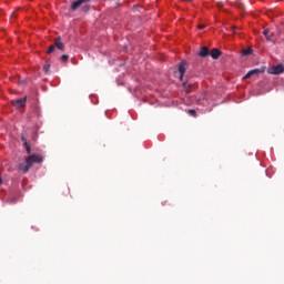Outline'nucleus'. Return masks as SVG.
I'll return each mask as SVG.
<instances>
[{"label": "nucleus", "instance_id": "obj_1", "mask_svg": "<svg viewBox=\"0 0 284 284\" xmlns=\"http://www.w3.org/2000/svg\"><path fill=\"white\" fill-rule=\"evenodd\" d=\"M42 162H43V156L32 154L26 159V164L21 163L18 165V170L23 171V174H28V172H30V168H32L33 163H42Z\"/></svg>", "mask_w": 284, "mask_h": 284}, {"label": "nucleus", "instance_id": "obj_2", "mask_svg": "<svg viewBox=\"0 0 284 284\" xmlns=\"http://www.w3.org/2000/svg\"><path fill=\"white\" fill-rule=\"evenodd\" d=\"M284 65L277 64L267 69V74H283Z\"/></svg>", "mask_w": 284, "mask_h": 284}, {"label": "nucleus", "instance_id": "obj_3", "mask_svg": "<svg viewBox=\"0 0 284 284\" xmlns=\"http://www.w3.org/2000/svg\"><path fill=\"white\" fill-rule=\"evenodd\" d=\"M91 0H75L71 3V10L74 12L83 6V3H90Z\"/></svg>", "mask_w": 284, "mask_h": 284}, {"label": "nucleus", "instance_id": "obj_4", "mask_svg": "<svg viewBox=\"0 0 284 284\" xmlns=\"http://www.w3.org/2000/svg\"><path fill=\"white\" fill-rule=\"evenodd\" d=\"M263 72H265V68L262 69H253L251 71H248L243 79H251L252 77H254V74H263Z\"/></svg>", "mask_w": 284, "mask_h": 284}, {"label": "nucleus", "instance_id": "obj_5", "mask_svg": "<svg viewBox=\"0 0 284 284\" xmlns=\"http://www.w3.org/2000/svg\"><path fill=\"white\" fill-rule=\"evenodd\" d=\"M26 101H28V98H27V97L21 98V99H18V100H12V101H11V104H12L14 108H26Z\"/></svg>", "mask_w": 284, "mask_h": 284}, {"label": "nucleus", "instance_id": "obj_6", "mask_svg": "<svg viewBox=\"0 0 284 284\" xmlns=\"http://www.w3.org/2000/svg\"><path fill=\"white\" fill-rule=\"evenodd\" d=\"M187 63L185 61L180 62L179 64V74H180V81H183V75L185 74L187 68Z\"/></svg>", "mask_w": 284, "mask_h": 284}, {"label": "nucleus", "instance_id": "obj_7", "mask_svg": "<svg viewBox=\"0 0 284 284\" xmlns=\"http://www.w3.org/2000/svg\"><path fill=\"white\" fill-rule=\"evenodd\" d=\"M54 45H55V48H58V50H61V52H63L65 50V44H63V42H61V37L55 38Z\"/></svg>", "mask_w": 284, "mask_h": 284}, {"label": "nucleus", "instance_id": "obj_8", "mask_svg": "<svg viewBox=\"0 0 284 284\" xmlns=\"http://www.w3.org/2000/svg\"><path fill=\"white\" fill-rule=\"evenodd\" d=\"M197 54L202 59H205V57H207L210 54V49H207V47H202Z\"/></svg>", "mask_w": 284, "mask_h": 284}, {"label": "nucleus", "instance_id": "obj_9", "mask_svg": "<svg viewBox=\"0 0 284 284\" xmlns=\"http://www.w3.org/2000/svg\"><path fill=\"white\" fill-rule=\"evenodd\" d=\"M209 54L212 57V59L216 60L219 57H221V54H223V52H221L219 49H212Z\"/></svg>", "mask_w": 284, "mask_h": 284}, {"label": "nucleus", "instance_id": "obj_10", "mask_svg": "<svg viewBox=\"0 0 284 284\" xmlns=\"http://www.w3.org/2000/svg\"><path fill=\"white\" fill-rule=\"evenodd\" d=\"M264 37L266 38V41H272V37H274V33L270 31V29H265L263 31Z\"/></svg>", "mask_w": 284, "mask_h": 284}, {"label": "nucleus", "instance_id": "obj_11", "mask_svg": "<svg viewBox=\"0 0 284 284\" xmlns=\"http://www.w3.org/2000/svg\"><path fill=\"white\" fill-rule=\"evenodd\" d=\"M183 88L186 94H190V88H192V83L183 82Z\"/></svg>", "mask_w": 284, "mask_h": 284}, {"label": "nucleus", "instance_id": "obj_12", "mask_svg": "<svg viewBox=\"0 0 284 284\" xmlns=\"http://www.w3.org/2000/svg\"><path fill=\"white\" fill-rule=\"evenodd\" d=\"M252 49H244V50H242V54H243V57H248V54H252Z\"/></svg>", "mask_w": 284, "mask_h": 284}, {"label": "nucleus", "instance_id": "obj_13", "mask_svg": "<svg viewBox=\"0 0 284 284\" xmlns=\"http://www.w3.org/2000/svg\"><path fill=\"white\" fill-rule=\"evenodd\" d=\"M54 50H57V47L50 45L49 49L47 50V54H52V52H54Z\"/></svg>", "mask_w": 284, "mask_h": 284}, {"label": "nucleus", "instance_id": "obj_14", "mask_svg": "<svg viewBox=\"0 0 284 284\" xmlns=\"http://www.w3.org/2000/svg\"><path fill=\"white\" fill-rule=\"evenodd\" d=\"M23 146L27 150V154H30V152H32V149L30 148V144H28V142H24Z\"/></svg>", "mask_w": 284, "mask_h": 284}, {"label": "nucleus", "instance_id": "obj_15", "mask_svg": "<svg viewBox=\"0 0 284 284\" xmlns=\"http://www.w3.org/2000/svg\"><path fill=\"white\" fill-rule=\"evenodd\" d=\"M187 113H189L191 116H196V110H194V109L189 110Z\"/></svg>", "mask_w": 284, "mask_h": 284}, {"label": "nucleus", "instance_id": "obj_16", "mask_svg": "<svg viewBox=\"0 0 284 284\" xmlns=\"http://www.w3.org/2000/svg\"><path fill=\"white\" fill-rule=\"evenodd\" d=\"M68 59H70V55H68V54L61 55V61L65 62V61H68Z\"/></svg>", "mask_w": 284, "mask_h": 284}, {"label": "nucleus", "instance_id": "obj_17", "mask_svg": "<svg viewBox=\"0 0 284 284\" xmlns=\"http://www.w3.org/2000/svg\"><path fill=\"white\" fill-rule=\"evenodd\" d=\"M44 72H50V64H44L43 67Z\"/></svg>", "mask_w": 284, "mask_h": 284}, {"label": "nucleus", "instance_id": "obj_18", "mask_svg": "<svg viewBox=\"0 0 284 284\" xmlns=\"http://www.w3.org/2000/svg\"><path fill=\"white\" fill-rule=\"evenodd\" d=\"M205 29V24H199L197 26V30H204Z\"/></svg>", "mask_w": 284, "mask_h": 284}, {"label": "nucleus", "instance_id": "obj_19", "mask_svg": "<svg viewBox=\"0 0 284 284\" xmlns=\"http://www.w3.org/2000/svg\"><path fill=\"white\" fill-rule=\"evenodd\" d=\"M21 141L24 143H28V140H26V136L24 135H21Z\"/></svg>", "mask_w": 284, "mask_h": 284}, {"label": "nucleus", "instance_id": "obj_20", "mask_svg": "<svg viewBox=\"0 0 284 284\" xmlns=\"http://www.w3.org/2000/svg\"><path fill=\"white\" fill-rule=\"evenodd\" d=\"M197 97L199 99H205V93H200Z\"/></svg>", "mask_w": 284, "mask_h": 284}, {"label": "nucleus", "instance_id": "obj_21", "mask_svg": "<svg viewBox=\"0 0 284 284\" xmlns=\"http://www.w3.org/2000/svg\"><path fill=\"white\" fill-rule=\"evenodd\" d=\"M216 7L217 8H223V2H217Z\"/></svg>", "mask_w": 284, "mask_h": 284}, {"label": "nucleus", "instance_id": "obj_22", "mask_svg": "<svg viewBox=\"0 0 284 284\" xmlns=\"http://www.w3.org/2000/svg\"><path fill=\"white\" fill-rule=\"evenodd\" d=\"M1 183H3V180H1V178H0V185H1Z\"/></svg>", "mask_w": 284, "mask_h": 284}, {"label": "nucleus", "instance_id": "obj_23", "mask_svg": "<svg viewBox=\"0 0 284 284\" xmlns=\"http://www.w3.org/2000/svg\"><path fill=\"white\" fill-rule=\"evenodd\" d=\"M84 10H85V11H88V8H87V7H84Z\"/></svg>", "mask_w": 284, "mask_h": 284}, {"label": "nucleus", "instance_id": "obj_24", "mask_svg": "<svg viewBox=\"0 0 284 284\" xmlns=\"http://www.w3.org/2000/svg\"><path fill=\"white\" fill-rule=\"evenodd\" d=\"M183 1H192V0H183Z\"/></svg>", "mask_w": 284, "mask_h": 284}, {"label": "nucleus", "instance_id": "obj_25", "mask_svg": "<svg viewBox=\"0 0 284 284\" xmlns=\"http://www.w3.org/2000/svg\"><path fill=\"white\" fill-rule=\"evenodd\" d=\"M13 17H17V16L13 13Z\"/></svg>", "mask_w": 284, "mask_h": 284}]
</instances>
